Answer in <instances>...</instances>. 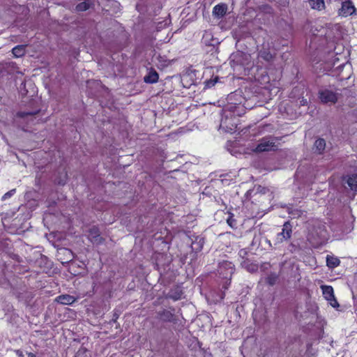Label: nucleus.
<instances>
[{"mask_svg": "<svg viewBox=\"0 0 357 357\" xmlns=\"http://www.w3.org/2000/svg\"><path fill=\"white\" fill-rule=\"evenodd\" d=\"M87 353L88 352L86 349L81 348L76 353L75 357H89Z\"/></svg>", "mask_w": 357, "mask_h": 357, "instance_id": "obj_20", "label": "nucleus"}, {"mask_svg": "<svg viewBox=\"0 0 357 357\" xmlns=\"http://www.w3.org/2000/svg\"><path fill=\"white\" fill-rule=\"evenodd\" d=\"M218 78L215 77L214 79H209L205 82V87L206 88H211L213 87L218 82Z\"/></svg>", "mask_w": 357, "mask_h": 357, "instance_id": "obj_21", "label": "nucleus"}, {"mask_svg": "<svg viewBox=\"0 0 357 357\" xmlns=\"http://www.w3.org/2000/svg\"><path fill=\"white\" fill-rule=\"evenodd\" d=\"M12 52L15 57H20L23 56L25 53V46L17 45L13 48Z\"/></svg>", "mask_w": 357, "mask_h": 357, "instance_id": "obj_15", "label": "nucleus"}, {"mask_svg": "<svg viewBox=\"0 0 357 357\" xmlns=\"http://www.w3.org/2000/svg\"><path fill=\"white\" fill-rule=\"evenodd\" d=\"M340 259L333 256L328 255L326 257V264L331 268H334L340 265Z\"/></svg>", "mask_w": 357, "mask_h": 357, "instance_id": "obj_11", "label": "nucleus"}, {"mask_svg": "<svg viewBox=\"0 0 357 357\" xmlns=\"http://www.w3.org/2000/svg\"><path fill=\"white\" fill-rule=\"evenodd\" d=\"M218 272L223 278L227 280L226 282H227L234 272V267L229 261H222L220 263Z\"/></svg>", "mask_w": 357, "mask_h": 357, "instance_id": "obj_4", "label": "nucleus"}, {"mask_svg": "<svg viewBox=\"0 0 357 357\" xmlns=\"http://www.w3.org/2000/svg\"><path fill=\"white\" fill-rule=\"evenodd\" d=\"M277 149L275 139L271 137H266L261 139L257 146L255 147L254 151L255 152H264L275 151Z\"/></svg>", "mask_w": 357, "mask_h": 357, "instance_id": "obj_2", "label": "nucleus"}, {"mask_svg": "<svg viewBox=\"0 0 357 357\" xmlns=\"http://www.w3.org/2000/svg\"><path fill=\"white\" fill-rule=\"evenodd\" d=\"M291 229L289 224H284L282 231L278 234L280 240L288 239L291 237Z\"/></svg>", "mask_w": 357, "mask_h": 357, "instance_id": "obj_10", "label": "nucleus"}, {"mask_svg": "<svg viewBox=\"0 0 357 357\" xmlns=\"http://www.w3.org/2000/svg\"><path fill=\"white\" fill-rule=\"evenodd\" d=\"M244 98L237 93L229 96L230 102L224 108L220 124V129L225 132L233 133L236 131L239 120L238 116L244 114L246 107L242 104Z\"/></svg>", "mask_w": 357, "mask_h": 357, "instance_id": "obj_1", "label": "nucleus"}, {"mask_svg": "<svg viewBox=\"0 0 357 357\" xmlns=\"http://www.w3.org/2000/svg\"><path fill=\"white\" fill-rule=\"evenodd\" d=\"M77 300L76 298H75L73 296L68 295V294H63L57 296L55 299V301L62 305H71L74 302H75Z\"/></svg>", "mask_w": 357, "mask_h": 357, "instance_id": "obj_7", "label": "nucleus"}, {"mask_svg": "<svg viewBox=\"0 0 357 357\" xmlns=\"http://www.w3.org/2000/svg\"><path fill=\"white\" fill-rule=\"evenodd\" d=\"M15 193V190L13 189L11 190H10L9 192H6V194H4L3 196L2 197V199L5 200V199L9 198L11 196H13Z\"/></svg>", "mask_w": 357, "mask_h": 357, "instance_id": "obj_24", "label": "nucleus"}, {"mask_svg": "<svg viewBox=\"0 0 357 357\" xmlns=\"http://www.w3.org/2000/svg\"><path fill=\"white\" fill-rule=\"evenodd\" d=\"M347 183L351 190H357V174L349 176L347 180Z\"/></svg>", "mask_w": 357, "mask_h": 357, "instance_id": "obj_14", "label": "nucleus"}, {"mask_svg": "<svg viewBox=\"0 0 357 357\" xmlns=\"http://www.w3.org/2000/svg\"><path fill=\"white\" fill-rule=\"evenodd\" d=\"M319 97L321 102L325 104H334L337 100V94L333 91L328 89L319 91Z\"/></svg>", "mask_w": 357, "mask_h": 357, "instance_id": "obj_5", "label": "nucleus"}, {"mask_svg": "<svg viewBox=\"0 0 357 357\" xmlns=\"http://www.w3.org/2000/svg\"><path fill=\"white\" fill-rule=\"evenodd\" d=\"M277 275L275 274H271L267 278V282L273 285L275 284V281L277 280Z\"/></svg>", "mask_w": 357, "mask_h": 357, "instance_id": "obj_23", "label": "nucleus"}, {"mask_svg": "<svg viewBox=\"0 0 357 357\" xmlns=\"http://www.w3.org/2000/svg\"><path fill=\"white\" fill-rule=\"evenodd\" d=\"M231 57H232L233 61H235V60H236V62L237 63H239L240 65H242V66H246V65H248V63L247 62H245V61H240V59H241V57H245V59H248V55L244 54H243L242 52H238V53H236V54H233V55L231 56Z\"/></svg>", "mask_w": 357, "mask_h": 357, "instance_id": "obj_16", "label": "nucleus"}, {"mask_svg": "<svg viewBox=\"0 0 357 357\" xmlns=\"http://www.w3.org/2000/svg\"><path fill=\"white\" fill-rule=\"evenodd\" d=\"M321 289L324 298L328 301V303L333 307H338L339 303L335 297L333 288L329 285H321Z\"/></svg>", "mask_w": 357, "mask_h": 357, "instance_id": "obj_3", "label": "nucleus"}, {"mask_svg": "<svg viewBox=\"0 0 357 357\" xmlns=\"http://www.w3.org/2000/svg\"><path fill=\"white\" fill-rule=\"evenodd\" d=\"M308 3L314 10H321L325 8L324 0H309Z\"/></svg>", "mask_w": 357, "mask_h": 357, "instance_id": "obj_8", "label": "nucleus"}, {"mask_svg": "<svg viewBox=\"0 0 357 357\" xmlns=\"http://www.w3.org/2000/svg\"><path fill=\"white\" fill-rule=\"evenodd\" d=\"M243 268H246L249 272H255L257 270V267L255 264H250L249 261H243L241 263Z\"/></svg>", "mask_w": 357, "mask_h": 357, "instance_id": "obj_17", "label": "nucleus"}, {"mask_svg": "<svg viewBox=\"0 0 357 357\" xmlns=\"http://www.w3.org/2000/svg\"><path fill=\"white\" fill-rule=\"evenodd\" d=\"M314 146L316 149L321 153L326 146V142L323 139H318L315 141Z\"/></svg>", "mask_w": 357, "mask_h": 357, "instance_id": "obj_18", "label": "nucleus"}, {"mask_svg": "<svg viewBox=\"0 0 357 357\" xmlns=\"http://www.w3.org/2000/svg\"><path fill=\"white\" fill-rule=\"evenodd\" d=\"M89 8V3L86 2L80 3L76 7L77 10L79 11L86 10Z\"/></svg>", "mask_w": 357, "mask_h": 357, "instance_id": "obj_22", "label": "nucleus"}, {"mask_svg": "<svg viewBox=\"0 0 357 357\" xmlns=\"http://www.w3.org/2000/svg\"><path fill=\"white\" fill-rule=\"evenodd\" d=\"M226 10H227V8L225 5L219 4V5H216L213 8V15H215L216 16L221 17L225 14Z\"/></svg>", "mask_w": 357, "mask_h": 357, "instance_id": "obj_13", "label": "nucleus"}, {"mask_svg": "<svg viewBox=\"0 0 357 357\" xmlns=\"http://www.w3.org/2000/svg\"><path fill=\"white\" fill-rule=\"evenodd\" d=\"M89 238L93 243L98 244L100 243L101 238L100 237L98 230L96 228H93L90 230Z\"/></svg>", "mask_w": 357, "mask_h": 357, "instance_id": "obj_9", "label": "nucleus"}, {"mask_svg": "<svg viewBox=\"0 0 357 357\" xmlns=\"http://www.w3.org/2000/svg\"><path fill=\"white\" fill-rule=\"evenodd\" d=\"M259 57L262 58L265 61H269L272 59V54L268 51H261L259 54Z\"/></svg>", "mask_w": 357, "mask_h": 357, "instance_id": "obj_19", "label": "nucleus"}, {"mask_svg": "<svg viewBox=\"0 0 357 357\" xmlns=\"http://www.w3.org/2000/svg\"><path fill=\"white\" fill-rule=\"evenodd\" d=\"M356 13V8L350 0H344L341 3V8L338 10V15L341 17H348Z\"/></svg>", "mask_w": 357, "mask_h": 357, "instance_id": "obj_6", "label": "nucleus"}, {"mask_svg": "<svg viewBox=\"0 0 357 357\" xmlns=\"http://www.w3.org/2000/svg\"><path fill=\"white\" fill-rule=\"evenodd\" d=\"M158 80V75L155 71H151L144 77V82L146 83H155Z\"/></svg>", "mask_w": 357, "mask_h": 357, "instance_id": "obj_12", "label": "nucleus"}, {"mask_svg": "<svg viewBox=\"0 0 357 357\" xmlns=\"http://www.w3.org/2000/svg\"><path fill=\"white\" fill-rule=\"evenodd\" d=\"M28 357H36V356L34 354H31V353H29L28 354Z\"/></svg>", "mask_w": 357, "mask_h": 357, "instance_id": "obj_26", "label": "nucleus"}, {"mask_svg": "<svg viewBox=\"0 0 357 357\" xmlns=\"http://www.w3.org/2000/svg\"><path fill=\"white\" fill-rule=\"evenodd\" d=\"M245 254H246V252L244 250H241L240 252H239V255L241 256H243V255H244Z\"/></svg>", "mask_w": 357, "mask_h": 357, "instance_id": "obj_25", "label": "nucleus"}]
</instances>
